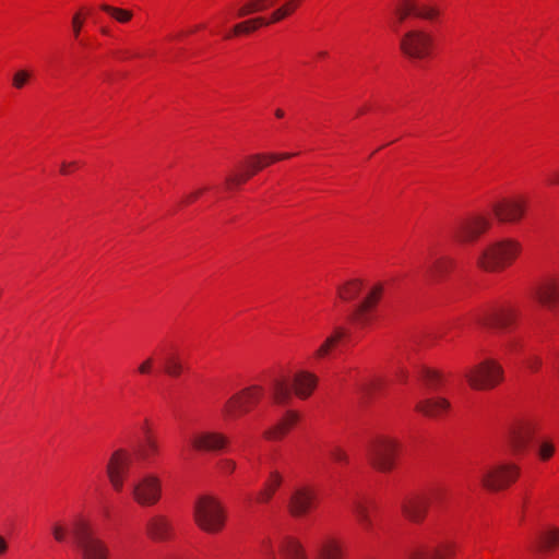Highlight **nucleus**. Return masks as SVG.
<instances>
[{
	"label": "nucleus",
	"instance_id": "1",
	"mask_svg": "<svg viewBox=\"0 0 559 559\" xmlns=\"http://www.w3.org/2000/svg\"><path fill=\"white\" fill-rule=\"evenodd\" d=\"M521 245L512 239L496 241L481 251L477 264L493 272L509 265L520 253Z\"/></svg>",
	"mask_w": 559,
	"mask_h": 559
},
{
	"label": "nucleus",
	"instance_id": "2",
	"mask_svg": "<svg viewBox=\"0 0 559 559\" xmlns=\"http://www.w3.org/2000/svg\"><path fill=\"white\" fill-rule=\"evenodd\" d=\"M72 533L81 559H108L107 545L94 534L87 521H76Z\"/></svg>",
	"mask_w": 559,
	"mask_h": 559
},
{
	"label": "nucleus",
	"instance_id": "3",
	"mask_svg": "<svg viewBox=\"0 0 559 559\" xmlns=\"http://www.w3.org/2000/svg\"><path fill=\"white\" fill-rule=\"evenodd\" d=\"M193 518L198 526L207 533L219 532L225 523L224 509L212 496L198 498L193 508Z\"/></svg>",
	"mask_w": 559,
	"mask_h": 559
},
{
	"label": "nucleus",
	"instance_id": "4",
	"mask_svg": "<svg viewBox=\"0 0 559 559\" xmlns=\"http://www.w3.org/2000/svg\"><path fill=\"white\" fill-rule=\"evenodd\" d=\"M474 390H490L503 381V368L493 359H486L464 373Z\"/></svg>",
	"mask_w": 559,
	"mask_h": 559
},
{
	"label": "nucleus",
	"instance_id": "5",
	"mask_svg": "<svg viewBox=\"0 0 559 559\" xmlns=\"http://www.w3.org/2000/svg\"><path fill=\"white\" fill-rule=\"evenodd\" d=\"M399 443L386 436H377L367 445V456L373 467L381 472H389L394 466Z\"/></svg>",
	"mask_w": 559,
	"mask_h": 559
},
{
	"label": "nucleus",
	"instance_id": "6",
	"mask_svg": "<svg viewBox=\"0 0 559 559\" xmlns=\"http://www.w3.org/2000/svg\"><path fill=\"white\" fill-rule=\"evenodd\" d=\"M520 469L513 463H500L479 471L480 484L488 490L506 489L519 477Z\"/></svg>",
	"mask_w": 559,
	"mask_h": 559
},
{
	"label": "nucleus",
	"instance_id": "7",
	"mask_svg": "<svg viewBox=\"0 0 559 559\" xmlns=\"http://www.w3.org/2000/svg\"><path fill=\"white\" fill-rule=\"evenodd\" d=\"M443 497L439 488L430 490L427 495L407 497L402 502V512L406 519L414 523L424 521L430 504L438 503Z\"/></svg>",
	"mask_w": 559,
	"mask_h": 559
},
{
	"label": "nucleus",
	"instance_id": "8",
	"mask_svg": "<svg viewBox=\"0 0 559 559\" xmlns=\"http://www.w3.org/2000/svg\"><path fill=\"white\" fill-rule=\"evenodd\" d=\"M263 388L252 385L234 394L224 405L226 417L235 419L247 414L262 397Z\"/></svg>",
	"mask_w": 559,
	"mask_h": 559
},
{
	"label": "nucleus",
	"instance_id": "9",
	"mask_svg": "<svg viewBox=\"0 0 559 559\" xmlns=\"http://www.w3.org/2000/svg\"><path fill=\"white\" fill-rule=\"evenodd\" d=\"M432 36L421 29H412L403 35L400 41L402 52L414 59H423L430 53Z\"/></svg>",
	"mask_w": 559,
	"mask_h": 559
},
{
	"label": "nucleus",
	"instance_id": "10",
	"mask_svg": "<svg viewBox=\"0 0 559 559\" xmlns=\"http://www.w3.org/2000/svg\"><path fill=\"white\" fill-rule=\"evenodd\" d=\"M132 496L133 499L141 506H154L159 501L162 497L160 479L153 474L144 475L134 483Z\"/></svg>",
	"mask_w": 559,
	"mask_h": 559
},
{
	"label": "nucleus",
	"instance_id": "11",
	"mask_svg": "<svg viewBox=\"0 0 559 559\" xmlns=\"http://www.w3.org/2000/svg\"><path fill=\"white\" fill-rule=\"evenodd\" d=\"M515 313L510 307H492L483 310L475 317L476 322L491 330H507L514 321Z\"/></svg>",
	"mask_w": 559,
	"mask_h": 559
},
{
	"label": "nucleus",
	"instance_id": "12",
	"mask_svg": "<svg viewBox=\"0 0 559 559\" xmlns=\"http://www.w3.org/2000/svg\"><path fill=\"white\" fill-rule=\"evenodd\" d=\"M131 463L132 455L124 449H118L111 454L107 464V476L116 491L122 490L124 477Z\"/></svg>",
	"mask_w": 559,
	"mask_h": 559
},
{
	"label": "nucleus",
	"instance_id": "13",
	"mask_svg": "<svg viewBox=\"0 0 559 559\" xmlns=\"http://www.w3.org/2000/svg\"><path fill=\"white\" fill-rule=\"evenodd\" d=\"M526 201L522 198L503 199L492 204V212L501 223H516L525 214Z\"/></svg>",
	"mask_w": 559,
	"mask_h": 559
},
{
	"label": "nucleus",
	"instance_id": "14",
	"mask_svg": "<svg viewBox=\"0 0 559 559\" xmlns=\"http://www.w3.org/2000/svg\"><path fill=\"white\" fill-rule=\"evenodd\" d=\"M270 154H254L247 159V169L243 173H231L226 177V188L233 190L240 185L245 183L248 179L254 176L258 171L273 163L270 160Z\"/></svg>",
	"mask_w": 559,
	"mask_h": 559
},
{
	"label": "nucleus",
	"instance_id": "15",
	"mask_svg": "<svg viewBox=\"0 0 559 559\" xmlns=\"http://www.w3.org/2000/svg\"><path fill=\"white\" fill-rule=\"evenodd\" d=\"M491 223L483 215H475L467 219L461 221L453 229L454 236L460 241H474L483 233H485Z\"/></svg>",
	"mask_w": 559,
	"mask_h": 559
},
{
	"label": "nucleus",
	"instance_id": "16",
	"mask_svg": "<svg viewBox=\"0 0 559 559\" xmlns=\"http://www.w3.org/2000/svg\"><path fill=\"white\" fill-rule=\"evenodd\" d=\"M383 289L384 288L381 283L373 285L365 299L356 306L352 319L362 326L367 325L370 322L369 313L381 299Z\"/></svg>",
	"mask_w": 559,
	"mask_h": 559
},
{
	"label": "nucleus",
	"instance_id": "17",
	"mask_svg": "<svg viewBox=\"0 0 559 559\" xmlns=\"http://www.w3.org/2000/svg\"><path fill=\"white\" fill-rule=\"evenodd\" d=\"M229 443V439L222 432L214 430L201 431L192 438V445L200 451H221Z\"/></svg>",
	"mask_w": 559,
	"mask_h": 559
},
{
	"label": "nucleus",
	"instance_id": "18",
	"mask_svg": "<svg viewBox=\"0 0 559 559\" xmlns=\"http://www.w3.org/2000/svg\"><path fill=\"white\" fill-rule=\"evenodd\" d=\"M534 297L539 304L550 309L559 304V277L548 276L534 290Z\"/></svg>",
	"mask_w": 559,
	"mask_h": 559
},
{
	"label": "nucleus",
	"instance_id": "19",
	"mask_svg": "<svg viewBox=\"0 0 559 559\" xmlns=\"http://www.w3.org/2000/svg\"><path fill=\"white\" fill-rule=\"evenodd\" d=\"M534 432L533 425L527 421L513 424L508 431V442L515 453L526 449Z\"/></svg>",
	"mask_w": 559,
	"mask_h": 559
},
{
	"label": "nucleus",
	"instance_id": "20",
	"mask_svg": "<svg viewBox=\"0 0 559 559\" xmlns=\"http://www.w3.org/2000/svg\"><path fill=\"white\" fill-rule=\"evenodd\" d=\"M316 500V493L312 489L301 487L296 489L289 499V512L294 516L305 515Z\"/></svg>",
	"mask_w": 559,
	"mask_h": 559
},
{
	"label": "nucleus",
	"instance_id": "21",
	"mask_svg": "<svg viewBox=\"0 0 559 559\" xmlns=\"http://www.w3.org/2000/svg\"><path fill=\"white\" fill-rule=\"evenodd\" d=\"M147 535L156 542H164L171 537L173 525L164 515H154L146 523Z\"/></svg>",
	"mask_w": 559,
	"mask_h": 559
},
{
	"label": "nucleus",
	"instance_id": "22",
	"mask_svg": "<svg viewBox=\"0 0 559 559\" xmlns=\"http://www.w3.org/2000/svg\"><path fill=\"white\" fill-rule=\"evenodd\" d=\"M318 378L308 371H299L294 376L293 388L295 394L300 399H307L317 386Z\"/></svg>",
	"mask_w": 559,
	"mask_h": 559
},
{
	"label": "nucleus",
	"instance_id": "23",
	"mask_svg": "<svg viewBox=\"0 0 559 559\" xmlns=\"http://www.w3.org/2000/svg\"><path fill=\"white\" fill-rule=\"evenodd\" d=\"M416 411L428 417H439L450 408V402L443 397L427 399L418 402Z\"/></svg>",
	"mask_w": 559,
	"mask_h": 559
},
{
	"label": "nucleus",
	"instance_id": "24",
	"mask_svg": "<svg viewBox=\"0 0 559 559\" xmlns=\"http://www.w3.org/2000/svg\"><path fill=\"white\" fill-rule=\"evenodd\" d=\"M372 503L356 502L353 507L355 519L360 526L361 531L366 534H371L374 528L371 513L373 511Z\"/></svg>",
	"mask_w": 559,
	"mask_h": 559
},
{
	"label": "nucleus",
	"instance_id": "25",
	"mask_svg": "<svg viewBox=\"0 0 559 559\" xmlns=\"http://www.w3.org/2000/svg\"><path fill=\"white\" fill-rule=\"evenodd\" d=\"M346 333L345 328L335 326L332 334H330L314 352L313 357L318 360L329 357L333 348L346 336Z\"/></svg>",
	"mask_w": 559,
	"mask_h": 559
},
{
	"label": "nucleus",
	"instance_id": "26",
	"mask_svg": "<svg viewBox=\"0 0 559 559\" xmlns=\"http://www.w3.org/2000/svg\"><path fill=\"white\" fill-rule=\"evenodd\" d=\"M280 552L283 559H308L302 544L290 536H286L282 539Z\"/></svg>",
	"mask_w": 559,
	"mask_h": 559
},
{
	"label": "nucleus",
	"instance_id": "27",
	"mask_svg": "<svg viewBox=\"0 0 559 559\" xmlns=\"http://www.w3.org/2000/svg\"><path fill=\"white\" fill-rule=\"evenodd\" d=\"M297 420L298 414L295 412H288L281 421L265 430L264 437L269 440L281 439L297 423Z\"/></svg>",
	"mask_w": 559,
	"mask_h": 559
},
{
	"label": "nucleus",
	"instance_id": "28",
	"mask_svg": "<svg viewBox=\"0 0 559 559\" xmlns=\"http://www.w3.org/2000/svg\"><path fill=\"white\" fill-rule=\"evenodd\" d=\"M316 559H343L342 545L334 538H326L318 546Z\"/></svg>",
	"mask_w": 559,
	"mask_h": 559
},
{
	"label": "nucleus",
	"instance_id": "29",
	"mask_svg": "<svg viewBox=\"0 0 559 559\" xmlns=\"http://www.w3.org/2000/svg\"><path fill=\"white\" fill-rule=\"evenodd\" d=\"M270 391L276 404H286L290 400L292 390L284 379L274 378L271 382Z\"/></svg>",
	"mask_w": 559,
	"mask_h": 559
},
{
	"label": "nucleus",
	"instance_id": "30",
	"mask_svg": "<svg viewBox=\"0 0 559 559\" xmlns=\"http://www.w3.org/2000/svg\"><path fill=\"white\" fill-rule=\"evenodd\" d=\"M283 481L282 475L277 471H272L267 480L264 484V487L259 492L258 501L260 502H269L273 497L276 489L281 486Z\"/></svg>",
	"mask_w": 559,
	"mask_h": 559
},
{
	"label": "nucleus",
	"instance_id": "31",
	"mask_svg": "<svg viewBox=\"0 0 559 559\" xmlns=\"http://www.w3.org/2000/svg\"><path fill=\"white\" fill-rule=\"evenodd\" d=\"M270 25L267 19L259 16L254 19H250L247 21H243L241 23H238L234 26L233 33L226 34L225 38L228 39L231 37V35H240V34H249L251 32H254L260 26H266Z\"/></svg>",
	"mask_w": 559,
	"mask_h": 559
},
{
	"label": "nucleus",
	"instance_id": "32",
	"mask_svg": "<svg viewBox=\"0 0 559 559\" xmlns=\"http://www.w3.org/2000/svg\"><path fill=\"white\" fill-rule=\"evenodd\" d=\"M362 281L354 278L337 286V295L344 301H349L357 298L362 289Z\"/></svg>",
	"mask_w": 559,
	"mask_h": 559
},
{
	"label": "nucleus",
	"instance_id": "33",
	"mask_svg": "<svg viewBox=\"0 0 559 559\" xmlns=\"http://www.w3.org/2000/svg\"><path fill=\"white\" fill-rule=\"evenodd\" d=\"M538 548L549 550L559 546V528L549 527L539 533L537 537Z\"/></svg>",
	"mask_w": 559,
	"mask_h": 559
},
{
	"label": "nucleus",
	"instance_id": "34",
	"mask_svg": "<svg viewBox=\"0 0 559 559\" xmlns=\"http://www.w3.org/2000/svg\"><path fill=\"white\" fill-rule=\"evenodd\" d=\"M455 265V261L450 257H440L433 261L427 272L432 277H442L448 274Z\"/></svg>",
	"mask_w": 559,
	"mask_h": 559
},
{
	"label": "nucleus",
	"instance_id": "35",
	"mask_svg": "<svg viewBox=\"0 0 559 559\" xmlns=\"http://www.w3.org/2000/svg\"><path fill=\"white\" fill-rule=\"evenodd\" d=\"M415 16L423 20L432 21L439 17L441 11L438 5L432 3L419 2L414 0Z\"/></svg>",
	"mask_w": 559,
	"mask_h": 559
},
{
	"label": "nucleus",
	"instance_id": "36",
	"mask_svg": "<svg viewBox=\"0 0 559 559\" xmlns=\"http://www.w3.org/2000/svg\"><path fill=\"white\" fill-rule=\"evenodd\" d=\"M275 0H250L237 11V16L242 17L255 12H261L272 7Z\"/></svg>",
	"mask_w": 559,
	"mask_h": 559
},
{
	"label": "nucleus",
	"instance_id": "37",
	"mask_svg": "<svg viewBox=\"0 0 559 559\" xmlns=\"http://www.w3.org/2000/svg\"><path fill=\"white\" fill-rule=\"evenodd\" d=\"M452 555L451 546H445L444 549H417L411 554V559H447L448 556Z\"/></svg>",
	"mask_w": 559,
	"mask_h": 559
},
{
	"label": "nucleus",
	"instance_id": "38",
	"mask_svg": "<svg viewBox=\"0 0 559 559\" xmlns=\"http://www.w3.org/2000/svg\"><path fill=\"white\" fill-rule=\"evenodd\" d=\"M298 3L299 0H289L285 2L282 7L272 12L270 19H267L269 23H277L283 19L287 17L296 10Z\"/></svg>",
	"mask_w": 559,
	"mask_h": 559
},
{
	"label": "nucleus",
	"instance_id": "39",
	"mask_svg": "<svg viewBox=\"0 0 559 559\" xmlns=\"http://www.w3.org/2000/svg\"><path fill=\"white\" fill-rule=\"evenodd\" d=\"M165 372L170 377H179L183 370V364L178 355L171 354L164 358Z\"/></svg>",
	"mask_w": 559,
	"mask_h": 559
},
{
	"label": "nucleus",
	"instance_id": "40",
	"mask_svg": "<svg viewBox=\"0 0 559 559\" xmlns=\"http://www.w3.org/2000/svg\"><path fill=\"white\" fill-rule=\"evenodd\" d=\"M100 9L110 16H112L119 23H128L133 16V13L131 11L117 7H111L109 4H102Z\"/></svg>",
	"mask_w": 559,
	"mask_h": 559
},
{
	"label": "nucleus",
	"instance_id": "41",
	"mask_svg": "<svg viewBox=\"0 0 559 559\" xmlns=\"http://www.w3.org/2000/svg\"><path fill=\"white\" fill-rule=\"evenodd\" d=\"M419 379L426 386L435 389L441 383L442 377L438 371L425 367L419 371Z\"/></svg>",
	"mask_w": 559,
	"mask_h": 559
},
{
	"label": "nucleus",
	"instance_id": "42",
	"mask_svg": "<svg viewBox=\"0 0 559 559\" xmlns=\"http://www.w3.org/2000/svg\"><path fill=\"white\" fill-rule=\"evenodd\" d=\"M158 453V445L157 442L152 439L151 437H147L143 444H141L139 449V454L143 460H150L154 455Z\"/></svg>",
	"mask_w": 559,
	"mask_h": 559
},
{
	"label": "nucleus",
	"instance_id": "43",
	"mask_svg": "<svg viewBox=\"0 0 559 559\" xmlns=\"http://www.w3.org/2000/svg\"><path fill=\"white\" fill-rule=\"evenodd\" d=\"M395 13L400 22L405 21L409 15L415 16V4L414 0H401L397 5Z\"/></svg>",
	"mask_w": 559,
	"mask_h": 559
},
{
	"label": "nucleus",
	"instance_id": "44",
	"mask_svg": "<svg viewBox=\"0 0 559 559\" xmlns=\"http://www.w3.org/2000/svg\"><path fill=\"white\" fill-rule=\"evenodd\" d=\"M69 533L70 528L66 523L57 521L51 524V534L57 543H64Z\"/></svg>",
	"mask_w": 559,
	"mask_h": 559
},
{
	"label": "nucleus",
	"instance_id": "45",
	"mask_svg": "<svg viewBox=\"0 0 559 559\" xmlns=\"http://www.w3.org/2000/svg\"><path fill=\"white\" fill-rule=\"evenodd\" d=\"M32 78V72L26 69L17 70L12 78V85L16 90H22Z\"/></svg>",
	"mask_w": 559,
	"mask_h": 559
},
{
	"label": "nucleus",
	"instance_id": "46",
	"mask_svg": "<svg viewBox=\"0 0 559 559\" xmlns=\"http://www.w3.org/2000/svg\"><path fill=\"white\" fill-rule=\"evenodd\" d=\"M83 24H84L83 15L80 12L75 13L72 17V31H73V35L75 38L79 37V35L82 31Z\"/></svg>",
	"mask_w": 559,
	"mask_h": 559
},
{
	"label": "nucleus",
	"instance_id": "47",
	"mask_svg": "<svg viewBox=\"0 0 559 559\" xmlns=\"http://www.w3.org/2000/svg\"><path fill=\"white\" fill-rule=\"evenodd\" d=\"M555 448L549 442H544L539 448V455L543 460H548L554 454Z\"/></svg>",
	"mask_w": 559,
	"mask_h": 559
},
{
	"label": "nucleus",
	"instance_id": "48",
	"mask_svg": "<svg viewBox=\"0 0 559 559\" xmlns=\"http://www.w3.org/2000/svg\"><path fill=\"white\" fill-rule=\"evenodd\" d=\"M154 360L152 357H147L140 366L138 367V371L141 374H150L153 370Z\"/></svg>",
	"mask_w": 559,
	"mask_h": 559
},
{
	"label": "nucleus",
	"instance_id": "49",
	"mask_svg": "<svg viewBox=\"0 0 559 559\" xmlns=\"http://www.w3.org/2000/svg\"><path fill=\"white\" fill-rule=\"evenodd\" d=\"M331 456L334 461H336L338 463H347L348 462L347 454L340 448L332 449Z\"/></svg>",
	"mask_w": 559,
	"mask_h": 559
},
{
	"label": "nucleus",
	"instance_id": "50",
	"mask_svg": "<svg viewBox=\"0 0 559 559\" xmlns=\"http://www.w3.org/2000/svg\"><path fill=\"white\" fill-rule=\"evenodd\" d=\"M526 366L531 371L536 372L542 366V359L537 356H532L526 360Z\"/></svg>",
	"mask_w": 559,
	"mask_h": 559
},
{
	"label": "nucleus",
	"instance_id": "51",
	"mask_svg": "<svg viewBox=\"0 0 559 559\" xmlns=\"http://www.w3.org/2000/svg\"><path fill=\"white\" fill-rule=\"evenodd\" d=\"M236 468V463L231 460H224L221 462V469L225 473H233Z\"/></svg>",
	"mask_w": 559,
	"mask_h": 559
},
{
	"label": "nucleus",
	"instance_id": "52",
	"mask_svg": "<svg viewBox=\"0 0 559 559\" xmlns=\"http://www.w3.org/2000/svg\"><path fill=\"white\" fill-rule=\"evenodd\" d=\"M296 154H292V153H282V154H276V153H272L270 154V160H273V162H277V160H281V159H287V158H290L292 156H295Z\"/></svg>",
	"mask_w": 559,
	"mask_h": 559
},
{
	"label": "nucleus",
	"instance_id": "53",
	"mask_svg": "<svg viewBox=\"0 0 559 559\" xmlns=\"http://www.w3.org/2000/svg\"><path fill=\"white\" fill-rule=\"evenodd\" d=\"M203 192V190H197L194 192H191L190 194H188L185 200L182 201L183 204H189L193 201H195L200 195L201 193Z\"/></svg>",
	"mask_w": 559,
	"mask_h": 559
},
{
	"label": "nucleus",
	"instance_id": "54",
	"mask_svg": "<svg viewBox=\"0 0 559 559\" xmlns=\"http://www.w3.org/2000/svg\"><path fill=\"white\" fill-rule=\"evenodd\" d=\"M380 380L371 381L370 383H365L361 385L360 390L362 393L368 394L371 390L376 389L379 384Z\"/></svg>",
	"mask_w": 559,
	"mask_h": 559
},
{
	"label": "nucleus",
	"instance_id": "55",
	"mask_svg": "<svg viewBox=\"0 0 559 559\" xmlns=\"http://www.w3.org/2000/svg\"><path fill=\"white\" fill-rule=\"evenodd\" d=\"M9 550V543L4 536L0 535V557L4 556Z\"/></svg>",
	"mask_w": 559,
	"mask_h": 559
},
{
	"label": "nucleus",
	"instance_id": "56",
	"mask_svg": "<svg viewBox=\"0 0 559 559\" xmlns=\"http://www.w3.org/2000/svg\"><path fill=\"white\" fill-rule=\"evenodd\" d=\"M76 165L78 164L75 162H72V163L63 162L61 164L60 173L63 174V175H67V174L70 173V168L75 167Z\"/></svg>",
	"mask_w": 559,
	"mask_h": 559
},
{
	"label": "nucleus",
	"instance_id": "57",
	"mask_svg": "<svg viewBox=\"0 0 559 559\" xmlns=\"http://www.w3.org/2000/svg\"><path fill=\"white\" fill-rule=\"evenodd\" d=\"M554 376L559 380V358L552 364Z\"/></svg>",
	"mask_w": 559,
	"mask_h": 559
},
{
	"label": "nucleus",
	"instance_id": "58",
	"mask_svg": "<svg viewBox=\"0 0 559 559\" xmlns=\"http://www.w3.org/2000/svg\"><path fill=\"white\" fill-rule=\"evenodd\" d=\"M550 183H558L559 182V170L558 171H555L550 179H549Z\"/></svg>",
	"mask_w": 559,
	"mask_h": 559
},
{
	"label": "nucleus",
	"instance_id": "59",
	"mask_svg": "<svg viewBox=\"0 0 559 559\" xmlns=\"http://www.w3.org/2000/svg\"><path fill=\"white\" fill-rule=\"evenodd\" d=\"M275 115H276L277 118H283L284 117V111L282 109H276Z\"/></svg>",
	"mask_w": 559,
	"mask_h": 559
},
{
	"label": "nucleus",
	"instance_id": "60",
	"mask_svg": "<svg viewBox=\"0 0 559 559\" xmlns=\"http://www.w3.org/2000/svg\"><path fill=\"white\" fill-rule=\"evenodd\" d=\"M400 377H401L402 380H405L407 378L406 371L402 369L400 371Z\"/></svg>",
	"mask_w": 559,
	"mask_h": 559
},
{
	"label": "nucleus",
	"instance_id": "61",
	"mask_svg": "<svg viewBox=\"0 0 559 559\" xmlns=\"http://www.w3.org/2000/svg\"><path fill=\"white\" fill-rule=\"evenodd\" d=\"M270 557H271V559H275V556L272 550L270 551Z\"/></svg>",
	"mask_w": 559,
	"mask_h": 559
},
{
	"label": "nucleus",
	"instance_id": "62",
	"mask_svg": "<svg viewBox=\"0 0 559 559\" xmlns=\"http://www.w3.org/2000/svg\"><path fill=\"white\" fill-rule=\"evenodd\" d=\"M320 57H325L326 56V52L322 51L319 53Z\"/></svg>",
	"mask_w": 559,
	"mask_h": 559
}]
</instances>
